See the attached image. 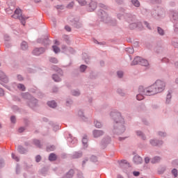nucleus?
<instances>
[{"instance_id": "50", "label": "nucleus", "mask_w": 178, "mask_h": 178, "mask_svg": "<svg viewBox=\"0 0 178 178\" xmlns=\"http://www.w3.org/2000/svg\"><path fill=\"white\" fill-rule=\"evenodd\" d=\"M109 23L111 26H116L118 24V22L115 19H111V17H109V21L107 22Z\"/></svg>"}, {"instance_id": "9", "label": "nucleus", "mask_w": 178, "mask_h": 178, "mask_svg": "<svg viewBox=\"0 0 178 178\" xmlns=\"http://www.w3.org/2000/svg\"><path fill=\"white\" fill-rule=\"evenodd\" d=\"M28 106L31 109H34L38 106V99H35V97H31L29 101L27 102Z\"/></svg>"}, {"instance_id": "31", "label": "nucleus", "mask_w": 178, "mask_h": 178, "mask_svg": "<svg viewBox=\"0 0 178 178\" xmlns=\"http://www.w3.org/2000/svg\"><path fill=\"white\" fill-rule=\"evenodd\" d=\"M140 65H141V66L147 67V66H149V63L147 59L141 58Z\"/></svg>"}, {"instance_id": "12", "label": "nucleus", "mask_w": 178, "mask_h": 178, "mask_svg": "<svg viewBox=\"0 0 178 178\" xmlns=\"http://www.w3.org/2000/svg\"><path fill=\"white\" fill-rule=\"evenodd\" d=\"M45 51L46 49L44 47H36L33 50L32 54L35 56H40V55H42Z\"/></svg>"}, {"instance_id": "58", "label": "nucleus", "mask_w": 178, "mask_h": 178, "mask_svg": "<svg viewBox=\"0 0 178 178\" xmlns=\"http://www.w3.org/2000/svg\"><path fill=\"white\" fill-rule=\"evenodd\" d=\"M126 52L130 54H134V49H133V47H127L126 49Z\"/></svg>"}, {"instance_id": "3", "label": "nucleus", "mask_w": 178, "mask_h": 178, "mask_svg": "<svg viewBox=\"0 0 178 178\" xmlns=\"http://www.w3.org/2000/svg\"><path fill=\"white\" fill-rule=\"evenodd\" d=\"M165 8L163 7H157L156 10H153L151 15L154 19H159L160 17H165Z\"/></svg>"}, {"instance_id": "57", "label": "nucleus", "mask_w": 178, "mask_h": 178, "mask_svg": "<svg viewBox=\"0 0 178 178\" xmlns=\"http://www.w3.org/2000/svg\"><path fill=\"white\" fill-rule=\"evenodd\" d=\"M87 143H88L87 136H84L82 139V143L83 147H85V148H87Z\"/></svg>"}, {"instance_id": "1", "label": "nucleus", "mask_w": 178, "mask_h": 178, "mask_svg": "<svg viewBox=\"0 0 178 178\" xmlns=\"http://www.w3.org/2000/svg\"><path fill=\"white\" fill-rule=\"evenodd\" d=\"M111 119L113 120V133L119 136L126 131L124 127V118L122 117V113L118 111H112L110 113Z\"/></svg>"}, {"instance_id": "13", "label": "nucleus", "mask_w": 178, "mask_h": 178, "mask_svg": "<svg viewBox=\"0 0 178 178\" xmlns=\"http://www.w3.org/2000/svg\"><path fill=\"white\" fill-rule=\"evenodd\" d=\"M124 20L128 23H131V22H136V15L131 13H124Z\"/></svg>"}, {"instance_id": "54", "label": "nucleus", "mask_w": 178, "mask_h": 178, "mask_svg": "<svg viewBox=\"0 0 178 178\" xmlns=\"http://www.w3.org/2000/svg\"><path fill=\"white\" fill-rule=\"evenodd\" d=\"M76 2L81 6H85V5H87V1L86 0H76Z\"/></svg>"}, {"instance_id": "33", "label": "nucleus", "mask_w": 178, "mask_h": 178, "mask_svg": "<svg viewBox=\"0 0 178 178\" xmlns=\"http://www.w3.org/2000/svg\"><path fill=\"white\" fill-rule=\"evenodd\" d=\"M21 49L22 51H27V49H29V44H27V42L23 41L21 43Z\"/></svg>"}, {"instance_id": "26", "label": "nucleus", "mask_w": 178, "mask_h": 178, "mask_svg": "<svg viewBox=\"0 0 178 178\" xmlns=\"http://www.w3.org/2000/svg\"><path fill=\"white\" fill-rule=\"evenodd\" d=\"M17 19H19V20L21 21L22 24H26V20L29 19L28 17L24 16L22 15H20V16H17Z\"/></svg>"}, {"instance_id": "22", "label": "nucleus", "mask_w": 178, "mask_h": 178, "mask_svg": "<svg viewBox=\"0 0 178 178\" xmlns=\"http://www.w3.org/2000/svg\"><path fill=\"white\" fill-rule=\"evenodd\" d=\"M120 12H122V13H118L117 15V17L119 19V20H123V19H124V13H126V10L123 8H120Z\"/></svg>"}, {"instance_id": "64", "label": "nucleus", "mask_w": 178, "mask_h": 178, "mask_svg": "<svg viewBox=\"0 0 178 178\" xmlns=\"http://www.w3.org/2000/svg\"><path fill=\"white\" fill-rule=\"evenodd\" d=\"M158 134L160 137H166V133L163 131H159Z\"/></svg>"}, {"instance_id": "46", "label": "nucleus", "mask_w": 178, "mask_h": 178, "mask_svg": "<svg viewBox=\"0 0 178 178\" xmlns=\"http://www.w3.org/2000/svg\"><path fill=\"white\" fill-rule=\"evenodd\" d=\"M33 144H34V145H35L38 148H41V147H42V145H41V142L40 141V140L34 139V140H33Z\"/></svg>"}, {"instance_id": "53", "label": "nucleus", "mask_w": 178, "mask_h": 178, "mask_svg": "<svg viewBox=\"0 0 178 178\" xmlns=\"http://www.w3.org/2000/svg\"><path fill=\"white\" fill-rule=\"evenodd\" d=\"M52 48L54 53L59 54V52H60V49L58 47V46L54 45L52 46Z\"/></svg>"}, {"instance_id": "20", "label": "nucleus", "mask_w": 178, "mask_h": 178, "mask_svg": "<svg viewBox=\"0 0 178 178\" xmlns=\"http://www.w3.org/2000/svg\"><path fill=\"white\" fill-rule=\"evenodd\" d=\"M92 134L95 138H98V137H101V136H104V131L95 129L92 131Z\"/></svg>"}, {"instance_id": "30", "label": "nucleus", "mask_w": 178, "mask_h": 178, "mask_svg": "<svg viewBox=\"0 0 178 178\" xmlns=\"http://www.w3.org/2000/svg\"><path fill=\"white\" fill-rule=\"evenodd\" d=\"M74 176V170L70 169L65 175L66 178H72Z\"/></svg>"}, {"instance_id": "24", "label": "nucleus", "mask_w": 178, "mask_h": 178, "mask_svg": "<svg viewBox=\"0 0 178 178\" xmlns=\"http://www.w3.org/2000/svg\"><path fill=\"white\" fill-rule=\"evenodd\" d=\"M119 165L120 166V168H122V169H123V168L125 166V168H130V163H129V162H127V160H121L120 161H119Z\"/></svg>"}, {"instance_id": "56", "label": "nucleus", "mask_w": 178, "mask_h": 178, "mask_svg": "<svg viewBox=\"0 0 178 178\" xmlns=\"http://www.w3.org/2000/svg\"><path fill=\"white\" fill-rule=\"evenodd\" d=\"M49 62H51V63H58V58H55V57H50L49 59Z\"/></svg>"}, {"instance_id": "16", "label": "nucleus", "mask_w": 178, "mask_h": 178, "mask_svg": "<svg viewBox=\"0 0 178 178\" xmlns=\"http://www.w3.org/2000/svg\"><path fill=\"white\" fill-rule=\"evenodd\" d=\"M111 143V137L110 136H106L104 137L100 143V145L102 147L105 148L108 144H110Z\"/></svg>"}, {"instance_id": "15", "label": "nucleus", "mask_w": 178, "mask_h": 178, "mask_svg": "<svg viewBox=\"0 0 178 178\" xmlns=\"http://www.w3.org/2000/svg\"><path fill=\"white\" fill-rule=\"evenodd\" d=\"M149 144L152 145V147H161V145H163V140H158V139H151L149 140Z\"/></svg>"}, {"instance_id": "62", "label": "nucleus", "mask_w": 178, "mask_h": 178, "mask_svg": "<svg viewBox=\"0 0 178 178\" xmlns=\"http://www.w3.org/2000/svg\"><path fill=\"white\" fill-rule=\"evenodd\" d=\"M10 122L15 124V123H16V116L12 115L10 117Z\"/></svg>"}, {"instance_id": "4", "label": "nucleus", "mask_w": 178, "mask_h": 178, "mask_svg": "<svg viewBox=\"0 0 178 178\" xmlns=\"http://www.w3.org/2000/svg\"><path fill=\"white\" fill-rule=\"evenodd\" d=\"M97 16L101 19V22L104 23H108L109 22V16L103 9L98 10Z\"/></svg>"}, {"instance_id": "42", "label": "nucleus", "mask_w": 178, "mask_h": 178, "mask_svg": "<svg viewBox=\"0 0 178 178\" xmlns=\"http://www.w3.org/2000/svg\"><path fill=\"white\" fill-rule=\"evenodd\" d=\"M71 94L74 96V97H79V95L81 94V92H80V90H72L71 91Z\"/></svg>"}, {"instance_id": "27", "label": "nucleus", "mask_w": 178, "mask_h": 178, "mask_svg": "<svg viewBox=\"0 0 178 178\" xmlns=\"http://www.w3.org/2000/svg\"><path fill=\"white\" fill-rule=\"evenodd\" d=\"M136 136H138V137H140V138H142V140H147V136H145V134H144V133H143V131H136Z\"/></svg>"}, {"instance_id": "38", "label": "nucleus", "mask_w": 178, "mask_h": 178, "mask_svg": "<svg viewBox=\"0 0 178 178\" xmlns=\"http://www.w3.org/2000/svg\"><path fill=\"white\" fill-rule=\"evenodd\" d=\"M78 115H79V118H81V119H82V120H84V122H86V120H87V118H86V116L84 115V112L83 111V110H79L78 111Z\"/></svg>"}, {"instance_id": "6", "label": "nucleus", "mask_w": 178, "mask_h": 178, "mask_svg": "<svg viewBox=\"0 0 178 178\" xmlns=\"http://www.w3.org/2000/svg\"><path fill=\"white\" fill-rule=\"evenodd\" d=\"M171 22L174 23V31L178 32V13L173 10L172 12Z\"/></svg>"}, {"instance_id": "18", "label": "nucleus", "mask_w": 178, "mask_h": 178, "mask_svg": "<svg viewBox=\"0 0 178 178\" xmlns=\"http://www.w3.org/2000/svg\"><path fill=\"white\" fill-rule=\"evenodd\" d=\"M17 150L18 151L19 154H21L22 155H25V154L29 152V149L25 148L22 145H18Z\"/></svg>"}, {"instance_id": "63", "label": "nucleus", "mask_w": 178, "mask_h": 178, "mask_svg": "<svg viewBox=\"0 0 178 178\" xmlns=\"http://www.w3.org/2000/svg\"><path fill=\"white\" fill-rule=\"evenodd\" d=\"M172 44L175 48H178V40H174L172 42Z\"/></svg>"}, {"instance_id": "25", "label": "nucleus", "mask_w": 178, "mask_h": 178, "mask_svg": "<svg viewBox=\"0 0 178 178\" xmlns=\"http://www.w3.org/2000/svg\"><path fill=\"white\" fill-rule=\"evenodd\" d=\"M141 63V57L136 56L134 58V60L131 63V66H136V65H140Z\"/></svg>"}, {"instance_id": "29", "label": "nucleus", "mask_w": 178, "mask_h": 178, "mask_svg": "<svg viewBox=\"0 0 178 178\" xmlns=\"http://www.w3.org/2000/svg\"><path fill=\"white\" fill-rule=\"evenodd\" d=\"M56 159H58V156L55 154V153H51L49 155V161H50V162H54V161H56Z\"/></svg>"}, {"instance_id": "36", "label": "nucleus", "mask_w": 178, "mask_h": 178, "mask_svg": "<svg viewBox=\"0 0 178 178\" xmlns=\"http://www.w3.org/2000/svg\"><path fill=\"white\" fill-rule=\"evenodd\" d=\"M52 79L54 80V81H56V83H59V81H62V79H60V77H59V75L56 74H54L52 75Z\"/></svg>"}, {"instance_id": "23", "label": "nucleus", "mask_w": 178, "mask_h": 178, "mask_svg": "<svg viewBox=\"0 0 178 178\" xmlns=\"http://www.w3.org/2000/svg\"><path fill=\"white\" fill-rule=\"evenodd\" d=\"M97 9V2L95 1H91L89 3V7L88 10H89V12H94V10Z\"/></svg>"}, {"instance_id": "35", "label": "nucleus", "mask_w": 178, "mask_h": 178, "mask_svg": "<svg viewBox=\"0 0 178 178\" xmlns=\"http://www.w3.org/2000/svg\"><path fill=\"white\" fill-rule=\"evenodd\" d=\"M94 125L97 129H102V127L104 126L102 124V122H101L100 121L95 120L94 121Z\"/></svg>"}, {"instance_id": "32", "label": "nucleus", "mask_w": 178, "mask_h": 178, "mask_svg": "<svg viewBox=\"0 0 178 178\" xmlns=\"http://www.w3.org/2000/svg\"><path fill=\"white\" fill-rule=\"evenodd\" d=\"M49 124H50V126H51V127H53V130L54 131H57V130H59V125L55 124L54 122L50 121L49 122Z\"/></svg>"}, {"instance_id": "8", "label": "nucleus", "mask_w": 178, "mask_h": 178, "mask_svg": "<svg viewBox=\"0 0 178 178\" xmlns=\"http://www.w3.org/2000/svg\"><path fill=\"white\" fill-rule=\"evenodd\" d=\"M67 145L69 147H73L77 144V138H73V136L72 134H69L67 138Z\"/></svg>"}, {"instance_id": "37", "label": "nucleus", "mask_w": 178, "mask_h": 178, "mask_svg": "<svg viewBox=\"0 0 178 178\" xmlns=\"http://www.w3.org/2000/svg\"><path fill=\"white\" fill-rule=\"evenodd\" d=\"M131 2L135 8H140L141 6V3L138 0H131Z\"/></svg>"}, {"instance_id": "41", "label": "nucleus", "mask_w": 178, "mask_h": 178, "mask_svg": "<svg viewBox=\"0 0 178 178\" xmlns=\"http://www.w3.org/2000/svg\"><path fill=\"white\" fill-rule=\"evenodd\" d=\"M47 105L50 108H56V106H57L56 102H55V100L48 102Z\"/></svg>"}, {"instance_id": "61", "label": "nucleus", "mask_w": 178, "mask_h": 178, "mask_svg": "<svg viewBox=\"0 0 178 178\" xmlns=\"http://www.w3.org/2000/svg\"><path fill=\"white\" fill-rule=\"evenodd\" d=\"M172 174L173 175L174 177L177 176V169L173 168L172 170Z\"/></svg>"}, {"instance_id": "40", "label": "nucleus", "mask_w": 178, "mask_h": 178, "mask_svg": "<svg viewBox=\"0 0 178 178\" xmlns=\"http://www.w3.org/2000/svg\"><path fill=\"white\" fill-rule=\"evenodd\" d=\"M154 51L156 54H162L163 52V47L162 46H156L154 48Z\"/></svg>"}, {"instance_id": "10", "label": "nucleus", "mask_w": 178, "mask_h": 178, "mask_svg": "<svg viewBox=\"0 0 178 178\" xmlns=\"http://www.w3.org/2000/svg\"><path fill=\"white\" fill-rule=\"evenodd\" d=\"M72 26L75 29H81L83 27V23L80 21L79 18H74L70 20Z\"/></svg>"}, {"instance_id": "51", "label": "nucleus", "mask_w": 178, "mask_h": 178, "mask_svg": "<svg viewBox=\"0 0 178 178\" xmlns=\"http://www.w3.org/2000/svg\"><path fill=\"white\" fill-rule=\"evenodd\" d=\"M79 70H80L81 73H84V72H86V70H87V65H81L79 67Z\"/></svg>"}, {"instance_id": "39", "label": "nucleus", "mask_w": 178, "mask_h": 178, "mask_svg": "<svg viewBox=\"0 0 178 178\" xmlns=\"http://www.w3.org/2000/svg\"><path fill=\"white\" fill-rule=\"evenodd\" d=\"M53 70H55V72H58V73H59L60 76H63V71L62 70V69L59 68L58 66L54 65Z\"/></svg>"}, {"instance_id": "55", "label": "nucleus", "mask_w": 178, "mask_h": 178, "mask_svg": "<svg viewBox=\"0 0 178 178\" xmlns=\"http://www.w3.org/2000/svg\"><path fill=\"white\" fill-rule=\"evenodd\" d=\"M55 145H51L47 147V151L50 152L51 151H55Z\"/></svg>"}, {"instance_id": "60", "label": "nucleus", "mask_w": 178, "mask_h": 178, "mask_svg": "<svg viewBox=\"0 0 178 178\" xmlns=\"http://www.w3.org/2000/svg\"><path fill=\"white\" fill-rule=\"evenodd\" d=\"M74 6V1H71L69 4L67 5L66 8L67 9H72Z\"/></svg>"}, {"instance_id": "21", "label": "nucleus", "mask_w": 178, "mask_h": 178, "mask_svg": "<svg viewBox=\"0 0 178 178\" xmlns=\"http://www.w3.org/2000/svg\"><path fill=\"white\" fill-rule=\"evenodd\" d=\"M133 160L136 165H140V164L143 163V158H141V156H140L138 155H135L134 156Z\"/></svg>"}, {"instance_id": "2", "label": "nucleus", "mask_w": 178, "mask_h": 178, "mask_svg": "<svg viewBox=\"0 0 178 178\" xmlns=\"http://www.w3.org/2000/svg\"><path fill=\"white\" fill-rule=\"evenodd\" d=\"M140 90L143 91V94H146V95L149 97L158 94V90H156V88L155 87L154 83L147 88H144L143 86H142V88H140Z\"/></svg>"}, {"instance_id": "14", "label": "nucleus", "mask_w": 178, "mask_h": 178, "mask_svg": "<svg viewBox=\"0 0 178 178\" xmlns=\"http://www.w3.org/2000/svg\"><path fill=\"white\" fill-rule=\"evenodd\" d=\"M0 83H4V84H8V83H9V78L2 70H0Z\"/></svg>"}, {"instance_id": "44", "label": "nucleus", "mask_w": 178, "mask_h": 178, "mask_svg": "<svg viewBox=\"0 0 178 178\" xmlns=\"http://www.w3.org/2000/svg\"><path fill=\"white\" fill-rule=\"evenodd\" d=\"M157 33L161 37H163V35H165V31L159 26L157 27Z\"/></svg>"}, {"instance_id": "48", "label": "nucleus", "mask_w": 178, "mask_h": 178, "mask_svg": "<svg viewBox=\"0 0 178 178\" xmlns=\"http://www.w3.org/2000/svg\"><path fill=\"white\" fill-rule=\"evenodd\" d=\"M18 90H20L21 91H26V86L23 83H19L17 86Z\"/></svg>"}, {"instance_id": "11", "label": "nucleus", "mask_w": 178, "mask_h": 178, "mask_svg": "<svg viewBox=\"0 0 178 178\" xmlns=\"http://www.w3.org/2000/svg\"><path fill=\"white\" fill-rule=\"evenodd\" d=\"M37 42L38 44H42L44 46L49 45V44H51V41H49L48 35L42 36V38H38L37 40Z\"/></svg>"}, {"instance_id": "43", "label": "nucleus", "mask_w": 178, "mask_h": 178, "mask_svg": "<svg viewBox=\"0 0 178 178\" xmlns=\"http://www.w3.org/2000/svg\"><path fill=\"white\" fill-rule=\"evenodd\" d=\"M170 99H172V92L169 90L166 96V104H170Z\"/></svg>"}, {"instance_id": "47", "label": "nucleus", "mask_w": 178, "mask_h": 178, "mask_svg": "<svg viewBox=\"0 0 178 178\" xmlns=\"http://www.w3.org/2000/svg\"><path fill=\"white\" fill-rule=\"evenodd\" d=\"M161 161V157L159 156H154L151 162L152 163H158L159 162Z\"/></svg>"}, {"instance_id": "17", "label": "nucleus", "mask_w": 178, "mask_h": 178, "mask_svg": "<svg viewBox=\"0 0 178 178\" xmlns=\"http://www.w3.org/2000/svg\"><path fill=\"white\" fill-rule=\"evenodd\" d=\"M141 88H143V86H139V88H138L139 94L136 95V99L138 101H143V99L144 98V95H147V94H144V92H143Z\"/></svg>"}, {"instance_id": "34", "label": "nucleus", "mask_w": 178, "mask_h": 178, "mask_svg": "<svg viewBox=\"0 0 178 178\" xmlns=\"http://www.w3.org/2000/svg\"><path fill=\"white\" fill-rule=\"evenodd\" d=\"M21 13H22V10L17 8L15 10V14L12 15V17H13L14 19H17V16H20V15H22Z\"/></svg>"}, {"instance_id": "19", "label": "nucleus", "mask_w": 178, "mask_h": 178, "mask_svg": "<svg viewBox=\"0 0 178 178\" xmlns=\"http://www.w3.org/2000/svg\"><path fill=\"white\" fill-rule=\"evenodd\" d=\"M83 156V152H74L72 155V159H79Z\"/></svg>"}, {"instance_id": "49", "label": "nucleus", "mask_w": 178, "mask_h": 178, "mask_svg": "<svg viewBox=\"0 0 178 178\" xmlns=\"http://www.w3.org/2000/svg\"><path fill=\"white\" fill-rule=\"evenodd\" d=\"M98 6L100 8V9H104V10H108V9H109L108 6L102 3H99Z\"/></svg>"}, {"instance_id": "45", "label": "nucleus", "mask_w": 178, "mask_h": 178, "mask_svg": "<svg viewBox=\"0 0 178 178\" xmlns=\"http://www.w3.org/2000/svg\"><path fill=\"white\" fill-rule=\"evenodd\" d=\"M117 93H118V95H120V97H124L126 95L124 90H123V89L122 88H118Z\"/></svg>"}, {"instance_id": "28", "label": "nucleus", "mask_w": 178, "mask_h": 178, "mask_svg": "<svg viewBox=\"0 0 178 178\" xmlns=\"http://www.w3.org/2000/svg\"><path fill=\"white\" fill-rule=\"evenodd\" d=\"M22 98H24V99H28V101H29L30 99H31V98H33V96H31V95L29 92L22 93Z\"/></svg>"}, {"instance_id": "52", "label": "nucleus", "mask_w": 178, "mask_h": 178, "mask_svg": "<svg viewBox=\"0 0 178 178\" xmlns=\"http://www.w3.org/2000/svg\"><path fill=\"white\" fill-rule=\"evenodd\" d=\"M123 76H124V72L122 70H119L117 72V76L118 79H123Z\"/></svg>"}, {"instance_id": "59", "label": "nucleus", "mask_w": 178, "mask_h": 178, "mask_svg": "<svg viewBox=\"0 0 178 178\" xmlns=\"http://www.w3.org/2000/svg\"><path fill=\"white\" fill-rule=\"evenodd\" d=\"M90 159L91 162H98V157L97 156L92 155Z\"/></svg>"}, {"instance_id": "5", "label": "nucleus", "mask_w": 178, "mask_h": 178, "mask_svg": "<svg viewBox=\"0 0 178 178\" xmlns=\"http://www.w3.org/2000/svg\"><path fill=\"white\" fill-rule=\"evenodd\" d=\"M154 84V87H156V90H157L158 94H159V92H162V91H163L166 87V83L165 81L159 79L156 80Z\"/></svg>"}, {"instance_id": "7", "label": "nucleus", "mask_w": 178, "mask_h": 178, "mask_svg": "<svg viewBox=\"0 0 178 178\" xmlns=\"http://www.w3.org/2000/svg\"><path fill=\"white\" fill-rule=\"evenodd\" d=\"M129 29L130 30H134L135 29H138V30H142L143 29V23L138 21H134L129 22Z\"/></svg>"}]
</instances>
